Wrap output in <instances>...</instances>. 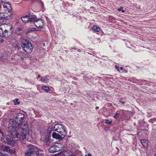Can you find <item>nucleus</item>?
Segmentation results:
<instances>
[{"label":"nucleus","mask_w":156,"mask_h":156,"mask_svg":"<svg viewBox=\"0 0 156 156\" xmlns=\"http://www.w3.org/2000/svg\"><path fill=\"white\" fill-rule=\"evenodd\" d=\"M119 69H121V70H122L123 69V68L122 67H120V68H119Z\"/></svg>","instance_id":"c03bdc74"},{"label":"nucleus","mask_w":156,"mask_h":156,"mask_svg":"<svg viewBox=\"0 0 156 156\" xmlns=\"http://www.w3.org/2000/svg\"><path fill=\"white\" fill-rule=\"evenodd\" d=\"M92 30L96 32H98L101 30V29L100 27H98L96 25L92 27Z\"/></svg>","instance_id":"4be33fe9"},{"label":"nucleus","mask_w":156,"mask_h":156,"mask_svg":"<svg viewBox=\"0 0 156 156\" xmlns=\"http://www.w3.org/2000/svg\"><path fill=\"white\" fill-rule=\"evenodd\" d=\"M154 156H156V154H155Z\"/></svg>","instance_id":"3c124183"},{"label":"nucleus","mask_w":156,"mask_h":156,"mask_svg":"<svg viewBox=\"0 0 156 156\" xmlns=\"http://www.w3.org/2000/svg\"><path fill=\"white\" fill-rule=\"evenodd\" d=\"M18 55L20 57V58L23 60L25 58H27L28 57V55L23 53V51H20L18 52Z\"/></svg>","instance_id":"a211bd4d"},{"label":"nucleus","mask_w":156,"mask_h":156,"mask_svg":"<svg viewBox=\"0 0 156 156\" xmlns=\"http://www.w3.org/2000/svg\"><path fill=\"white\" fill-rule=\"evenodd\" d=\"M47 130L49 131L48 135L50 134V133H51L53 131H56L59 133L61 136H63L64 137L66 135V133L64 129V126L61 124L57 123L55 124L54 126H48Z\"/></svg>","instance_id":"f03ea898"},{"label":"nucleus","mask_w":156,"mask_h":156,"mask_svg":"<svg viewBox=\"0 0 156 156\" xmlns=\"http://www.w3.org/2000/svg\"><path fill=\"white\" fill-rule=\"evenodd\" d=\"M12 150H10V147L6 146H2V149H0V156H11L9 152Z\"/></svg>","instance_id":"423d86ee"},{"label":"nucleus","mask_w":156,"mask_h":156,"mask_svg":"<svg viewBox=\"0 0 156 156\" xmlns=\"http://www.w3.org/2000/svg\"><path fill=\"white\" fill-rule=\"evenodd\" d=\"M42 5V7H44V3H42V5Z\"/></svg>","instance_id":"a18cd8bd"},{"label":"nucleus","mask_w":156,"mask_h":156,"mask_svg":"<svg viewBox=\"0 0 156 156\" xmlns=\"http://www.w3.org/2000/svg\"><path fill=\"white\" fill-rule=\"evenodd\" d=\"M72 154V152L70 151H64L61 153H58V156H69Z\"/></svg>","instance_id":"2eb2a0df"},{"label":"nucleus","mask_w":156,"mask_h":156,"mask_svg":"<svg viewBox=\"0 0 156 156\" xmlns=\"http://www.w3.org/2000/svg\"><path fill=\"white\" fill-rule=\"evenodd\" d=\"M98 108H99V107H98V106H97V107H95V108H96V109H98Z\"/></svg>","instance_id":"de8ad7c7"},{"label":"nucleus","mask_w":156,"mask_h":156,"mask_svg":"<svg viewBox=\"0 0 156 156\" xmlns=\"http://www.w3.org/2000/svg\"><path fill=\"white\" fill-rule=\"evenodd\" d=\"M48 132L49 131H47V136H45V144L48 147H49L50 146V144L51 143V142L50 140L51 139V133H50V134L48 135V134L49 133Z\"/></svg>","instance_id":"ddd939ff"},{"label":"nucleus","mask_w":156,"mask_h":156,"mask_svg":"<svg viewBox=\"0 0 156 156\" xmlns=\"http://www.w3.org/2000/svg\"><path fill=\"white\" fill-rule=\"evenodd\" d=\"M19 100L18 99H15L13 100V101L15 105H18L20 104V101H18Z\"/></svg>","instance_id":"cd10ccee"},{"label":"nucleus","mask_w":156,"mask_h":156,"mask_svg":"<svg viewBox=\"0 0 156 156\" xmlns=\"http://www.w3.org/2000/svg\"><path fill=\"white\" fill-rule=\"evenodd\" d=\"M122 98H120L119 101V102L120 103H121L122 104H124L125 103V102L124 101H122Z\"/></svg>","instance_id":"e433bc0d"},{"label":"nucleus","mask_w":156,"mask_h":156,"mask_svg":"<svg viewBox=\"0 0 156 156\" xmlns=\"http://www.w3.org/2000/svg\"><path fill=\"white\" fill-rule=\"evenodd\" d=\"M36 154L37 156H44V154L43 153H39V151H38V154L37 153H36Z\"/></svg>","instance_id":"c85d7f7f"},{"label":"nucleus","mask_w":156,"mask_h":156,"mask_svg":"<svg viewBox=\"0 0 156 156\" xmlns=\"http://www.w3.org/2000/svg\"><path fill=\"white\" fill-rule=\"evenodd\" d=\"M21 133L19 134L18 132V130L14 131L11 133V134L12 137L17 141H23L25 139L28 138L30 135L29 133H28L27 131L24 130H21Z\"/></svg>","instance_id":"7ed1b4c3"},{"label":"nucleus","mask_w":156,"mask_h":156,"mask_svg":"<svg viewBox=\"0 0 156 156\" xmlns=\"http://www.w3.org/2000/svg\"><path fill=\"white\" fill-rule=\"evenodd\" d=\"M147 155L148 156H151V154L150 153L148 152L147 153Z\"/></svg>","instance_id":"a19ab883"},{"label":"nucleus","mask_w":156,"mask_h":156,"mask_svg":"<svg viewBox=\"0 0 156 156\" xmlns=\"http://www.w3.org/2000/svg\"><path fill=\"white\" fill-rule=\"evenodd\" d=\"M38 25L39 26H42V27L41 28V29H42L43 27V26L44 25V23L42 24V23L41 22L39 21L38 22Z\"/></svg>","instance_id":"473e14b6"},{"label":"nucleus","mask_w":156,"mask_h":156,"mask_svg":"<svg viewBox=\"0 0 156 156\" xmlns=\"http://www.w3.org/2000/svg\"><path fill=\"white\" fill-rule=\"evenodd\" d=\"M29 21L31 22H34V24L35 25V20L34 19V18H29Z\"/></svg>","instance_id":"c756f323"},{"label":"nucleus","mask_w":156,"mask_h":156,"mask_svg":"<svg viewBox=\"0 0 156 156\" xmlns=\"http://www.w3.org/2000/svg\"><path fill=\"white\" fill-rule=\"evenodd\" d=\"M39 149L36 147L29 149L25 153V156H33V154H36L37 153L38 154Z\"/></svg>","instance_id":"9d476101"},{"label":"nucleus","mask_w":156,"mask_h":156,"mask_svg":"<svg viewBox=\"0 0 156 156\" xmlns=\"http://www.w3.org/2000/svg\"><path fill=\"white\" fill-rule=\"evenodd\" d=\"M116 66L115 68L117 69V70L118 71H119V67H118L117 66Z\"/></svg>","instance_id":"ea45409f"},{"label":"nucleus","mask_w":156,"mask_h":156,"mask_svg":"<svg viewBox=\"0 0 156 156\" xmlns=\"http://www.w3.org/2000/svg\"><path fill=\"white\" fill-rule=\"evenodd\" d=\"M143 147L145 148L147 147L148 145V141L145 139H141L140 140Z\"/></svg>","instance_id":"6ab92c4d"},{"label":"nucleus","mask_w":156,"mask_h":156,"mask_svg":"<svg viewBox=\"0 0 156 156\" xmlns=\"http://www.w3.org/2000/svg\"><path fill=\"white\" fill-rule=\"evenodd\" d=\"M18 123L15 120H13L12 119H10L9 123L8 125V130L11 133L18 129Z\"/></svg>","instance_id":"0eeeda50"},{"label":"nucleus","mask_w":156,"mask_h":156,"mask_svg":"<svg viewBox=\"0 0 156 156\" xmlns=\"http://www.w3.org/2000/svg\"><path fill=\"white\" fill-rule=\"evenodd\" d=\"M52 120H51V122H52Z\"/></svg>","instance_id":"8fccbe9b"},{"label":"nucleus","mask_w":156,"mask_h":156,"mask_svg":"<svg viewBox=\"0 0 156 156\" xmlns=\"http://www.w3.org/2000/svg\"><path fill=\"white\" fill-rule=\"evenodd\" d=\"M24 115L21 113H19L15 117V119H16L18 120L19 121L21 122L23 121V119L24 118ZM17 121L18 120H17Z\"/></svg>","instance_id":"dca6fc26"},{"label":"nucleus","mask_w":156,"mask_h":156,"mask_svg":"<svg viewBox=\"0 0 156 156\" xmlns=\"http://www.w3.org/2000/svg\"><path fill=\"white\" fill-rule=\"evenodd\" d=\"M3 134L2 132L1 129L0 128V138H1L3 136Z\"/></svg>","instance_id":"72a5a7b5"},{"label":"nucleus","mask_w":156,"mask_h":156,"mask_svg":"<svg viewBox=\"0 0 156 156\" xmlns=\"http://www.w3.org/2000/svg\"><path fill=\"white\" fill-rule=\"evenodd\" d=\"M2 27L5 31V32L8 33L10 36L13 34V31L12 29V26L11 24H5L4 26H2Z\"/></svg>","instance_id":"6e6552de"},{"label":"nucleus","mask_w":156,"mask_h":156,"mask_svg":"<svg viewBox=\"0 0 156 156\" xmlns=\"http://www.w3.org/2000/svg\"><path fill=\"white\" fill-rule=\"evenodd\" d=\"M41 88L42 90L46 92L49 91L51 90V89L45 85L42 86Z\"/></svg>","instance_id":"5701e85b"},{"label":"nucleus","mask_w":156,"mask_h":156,"mask_svg":"<svg viewBox=\"0 0 156 156\" xmlns=\"http://www.w3.org/2000/svg\"><path fill=\"white\" fill-rule=\"evenodd\" d=\"M85 156H92L91 154L90 153H88L87 154H85Z\"/></svg>","instance_id":"4c0bfd02"},{"label":"nucleus","mask_w":156,"mask_h":156,"mask_svg":"<svg viewBox=\"0 0 156 156\" xmlns=\"http://www.w3.org/2000/svg\"><path fill=\"white\" fill-rule=\"evenodd\" d=\"M145 131L146 132H148V131L147 129H145Z\"/></svg>","instance_id":"49530a36"},{"label":"nucleus","mask_w":156,"mask_h":156,"mask_svg":"<svg viewBox=\"0 0 156 156\" xmlns=\"http://www.w3.org/2000/svg\"><path fill=\"white\" fill-rule=\"evenodd\" d=\"M69 156H75V155L73 154L72 152V154H70V155H69Z\"/></svg>","instance_id":"37998d69"},{"label":"nucleus","mask_w":156,"mask_h":156,"mask_svg":"<svg viewBox=\"0 0 156 156\" xmlns=\"http://www.w3.org/2000/svg\"><path fill=\"white\" fill-rule=\"evenodd\" d=\"M16 48H17L19 50L21 48L20 46L19 45H17L16 46Z\"/></svg>","instance_id":"c9c22d12"},{"label":"nucleus","mask_w":156,"mask_h":156,"mask_svg":"<svg viewBox=\"0 0 156 156\" xmlns=\"http://www.w3.org/2000/svg\"><path fill=\"white\" fill-rule=\"evenodd\" d=\"M3 29L2 27V26H0V38H7L10 36L8 35V33L5 32Z\"/></svg>","instance_id":"f8f14e48"},{"label":"nucleus","mask_w":156,"mask_h":156,"mask_svg":"<svg viewBox=\"0 0 156 156\" xmlns=\"http://www.w3.org/2000/svg\"><path fill=\"white\" fill-rule=\"evenodd\" d=\"M1 6H2V5L1 4H0V9H1Z\"/></svg>","instance_id":"09e8293b"},{"label":"nucleus","mask_w":156,"mask_h":156,"mask_svg":"<svg viewBox=\"0 0 156 156\" xmlns=\"http://www.w3.org/2000/svg\"><path fill=\"white\" fill-rule=\"evenodd\" d=\"M16 29L18 31H20L22 30L23 27L20 22L16 23Z\"/></svg>","instance_id":"aec40b11"},{"label":"nucleus","mask_w":156,"mask_h":156,"mask_svg":"<svg viewBox=\"0 0 156 156\" xmlns=\"http://www.w3.org/2000/svg\"><path fill=\"white\" fill-rule=\"evenodd\" d=\"M123 7H121L119 9V11H121V10L122 11V12H125V10H124L122 9Z\"/></svg>","instance_id":"f704fd0d"},{"label":"nucleus","mask_w":156,"mask_h":156,"mask_svg":"<svg viewBox=\"0 0 156 156\" xmlns=\"http://www.w3.org/2000/svg\"><path fill=\"white\" fill-rule=\"evenodd\" d=\"M18 127L19 130L21 129V130H24L27 131V133H29V129L27 123L26 122H21L19 123L18 122Z\"/></svg>","instance_id":"1a4fd4ad"},{"label":"nucleus","mask_w":156,"mask_h":156,"mask_svg":"<svg viewBox=\"0 0 156 156\" xmlns=\"http://www.w3.org/2000/svg\"><path fill=\"white\" fill-rule=\"evenodd\" d=\"M52 136L53 138L57 140H62L64 137L63 136H61V134L60 135L55 132H53Z\"/></svg>","instance_id":"f3484780"},{"label":"nucleus","mask_w":156,"mask_h":156,"mask_svg":"<svg viewBox=\"0 0 156 156\" xmlns=\"http://www.w3.org/2000/svg\"><path fill=\"white\" fill-rule=\"evenodd\" d=\"M1 2L3 5V8H5V10L8 11L9 14L5 13H0V23L3 22L4 20L11 19L12 17V15L11 13L12 7L11 4L9 2H5L2 0Z\"/></svg>","instance_id":"f257e3e1"},{"label":"nucleus","mask_w":156,"mask_h":156,"mask_svg":"<svg viewBox=\"0 0 156 156\" xmlns=\"http://www.w3.org/2000/svg\"><path fill=\"white\" fill-rule=\"evenodd\" d=\"M4 40L3 39H1V40H0V42L1 43H2L4 42Z\"/></svg>","instance_id":"79ce46f5"},{"label":"nucleus","mask_w":156,"mask_h":156,"mask_svg":"<svg viewBox=\"0 0 156 156\" xmlns=\"http://www.w3.org/2000/svg\"><path fill=\"white\" fill-rule=\"evenodd\" d=\"M12 136L9 135H7L6 136H4L1 138L2 141L4 142L6 144L10 145L12 146H14L15 142L13 139Z\"/></svg>","instance_id":"39448f33"},{"label":"nucleus","mask_w":156,"mask_h":156,"mask_svg":"<svg viewBox=\"0 0 156 156\" xmlns=\"http://www.w3.org/2000/svg\"><path fill=\"white\" fill-rule=\"evenodd\" d=\"M30 18H34V19L35 20V25L36 27H37L38 28H41L42 27V26H39L38 25V22L40 21L43 24L44 23V20L42 19L39 18L37 19V17L35 15H31L30 16Z\"/></svg>","instance_id":"9b49d317"},{"label":"nucleus","mask_w":156,"mask_h":156,"mask_svg":"<svg viewBox=\"0 0 156 156\" xmlns=\"http://www.w3.org/2000/svg\"><path fill=\"white\" fill-rule=\"evenodd\" d=\"M41 141H45V136H47L45 135H44L43 133L41 134Z\"/></svg>","instance_id":"a878e982"},{"label":"nucleus","mask_w":156,"mask_h":156,"mask_svg":"<svg viewBox=\"0 0 156 156\" xmlns=\"http://www.w3.org/2000/svg\"><path fill=\"white\" fill-rule=\"evenodd\" d=\"M119 115H120L119 113L116 112L114 114V115L113 116V118L116 119H117L119 117Z\"/></svg>","instance_id":"bb28decb"},{"label":"nucleus","mask_w":156,"mask_h":156,"mask_svg":"<svg viewBox=\"0 0 156 156\" xmlns=\"http://www.w3.org/2000/svg\"><path fill=\"white\" fill-rule=\"evenodd\" d=\"M48 80V79L44 77H42L41 79V80L43 82H47Z\"/></svg>","instance_id":"b1692460"},{"label":"nucleus","mask_w":156,"mask_h":156,"mask_svg":"<svg viewBox=\"0 0 156 156\" xmlns=\"http://www.w3.org/2000/svg\"><path fill=\"white\" fill-rule=\"evenodd\" d=\"M50 123H49V124H50Z\"/></svg>","instance_id":"603ef678"},{"label":"nucleus","mask_w":156,"mask_h":156,"mask_svg":"<svg viewBox=\"0 0 156 156\" xmlns=\"http://www.w3.org/2000/svg\"><path fill=\"white\" fill-rule=\"evenodd\" d=\"M104 129L105 131H108L110 129V127L108 126H105V127Z\"/></svg>","instance_id":"7c9ffc66"},{"label":"nucleus","mask_w":156,"mask_h":156,"mask_svg":"<svg viewBox=\"0 0 156 156\" xmlns=\"http://www.w3.org/2000/svg\"><path fill=\"white\" fill-rule=\"evenodd\" d=\"M105 123L106 124L110 125L112 122V120H109L108 119H106L105 120Z\"/></svg>","instance_id":"393cba45"},{"label":"nucleus","mask_w":156,"mask_h":156,"mask_svg":"<svg viewBox=\"0 0 156 156\" xmlns=\"http://www.w3.org/2000/svg\"><path fill=\"white\" fill-rule=\"evenodd\" d=\"M36 29L34 28L28 29L27 30V33L30 32L32 31H34Z\"/></svg>","instance_id":"2f4dec72"},{"label":"nucleus","mask_w":156,"mask_h":156,"mask_svg":"<svg viewBox=\"0 0 156 156\" xmlns=\"http://www.w3.org/2000/svg\"><path fill=\"white\" fill-rule=\"evenodd\" d=\"M21 45L23 50L27 54L31 53L34 48L31 42L27 39H23L22 40Z\"/></svg>","instance_id":"20e7f679"},{"label":"nucleus","mask_w":156,"mask_h":156,"mask_svg":"<svg viewBox=\"0 0 156 156\" xmlns=\"http://www.w3.org/2000/svg\"><path fill=\"white\" fill-rule=\"evenodd\" d=\"M27 15L28 16V18H30V17L31 16L30 12H28V14Z\"/></svg>","instance_id":"58836bf2"},{"label":"nucleus","mask_w":156,"mask_h":156,"mask_svg":"<svg viewBox=\"0 0 156 156\" xmlns=\"http://www.w3.org/2000/svg\"><path fill=\"white\" fill-rule=\"evenodd\" d=\"M21 19L22 20L23 23H25L28 22L29 21L28 16L27 15L22 16L21 18Z\"/></svg>","instance_id":"412c9836"},{"label":"nucleus","mask_w":156,"mask_h":156,"mask_svg":"<svg viewBox=\"0 0 156 156\" xmlns=\"http://www.w3.org/2000/svg\"><path fill=\"white\" fill-rule=\"evenodd\" d=\"M56 144H56L49 148V150L50 153H53L60 150V148L57 146Z\"/></svg>","instance_id":"4468645a"}]
</instances>
